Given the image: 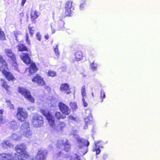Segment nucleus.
Returning a JSON list of instances; mask_svg holds the SVG:
<instances>
[{
  "instance_id": "nucleus-43",
  "label": "nucleus",
  "mask_w": 160,
  "mask_h": 160,
  "mask_svg": "<svg viewBox=\"0 0 160 160\" xmlns=\"http://www.w3.org/2000/svg\"><path fill=\"white\" fill-rule=\"evenodd\" d=\"M28 28L29 29L30 36L31 37H32L34 33L33 32L34 31V28L30 27L29 26Z\"/></svg>"
},
{
  "instance_id": "nucleus-48",
  "label": "nucleus",
  "mask_w": 160,
  "mask_h": 160,
  "mask_svg": "<svg viewBox=\"0 0 160 160\" xmlns=\"http://www.w3.org/2000/svg\"><path fill=\"white\" fill-rule=\"evenodd\" d=\"M86 60V57L85 56L82 55L81 57V60H82V62H83L84 61Z\"/></svg>"
},
{
  "instance_id": "nucleus-13",
  "label": "nucleus",
  "mask_w": 160,
  "mask_h": 160,
  "mask_svg": "<svg viewBox=\"0 0 160 160\" xmlns=\"http://www.w3.org/2000/svg\"><path fill=\"white\" fill-rule=\"evenodd\" d=\"M5 52L8 57H9L13 62L14 64H15V66H16L17 64L16 63V59L12 50L10 49H7L5 50Z\"/></svg>"
},
{
  "instance_id": "nucleus-10",
  "label": "nucleus",
  "mask_w": 160,
  "mask_h": 160,
  "mask_svg": "<svg viewBox=\"0 0 160 160\" xmlns=\"http://www.w3.org/2000/svg\"><path fill=\"white\" fill-rule=\"evenodd\" d=\"M90 144L89 141L85 139L81 138V152L84 155L88 152V147Z\"/></svg>"
},
{
  "instance_id": "nucleus-46",
  "label": "nucleus",
  "mask_w": 160,
  "mask_h": 160,
  "mask_svg": "<svg viewBox=\"0 0 160 160\" xmlns=\"http://www.w3.org/2000/svg\"><path fill=\"white\" fill-rule=\"evenodd\" d=\"M26 41L27 42V43L28 44H30V40L28 39L29 37H28V34H26Z\"/></svg>"
},
{
  "instance_id": "nucleus-5",
  "label": "nucleus",
  "mask_w": 160,
  "mask_h": 160,
  "mask_svg": "<svg viewBox=\"0 0 160 160\" xmlns=\"http://www.w3.org/2000/svg\"><path fill=\"white\" fill-rule=\"evenodd\" d=\"M18 91L28 100L32 102H34V99L31 95L30 91L25 88L21 87L18 88Z\"/></svg>"
},
{
  "instance_id": "nucleus-27",
  "label": "nucleus",
  "mask_w": 160,
  "mask_h": 160,
  "mask_svg": "<svg viewBox=\"0 0 160 160\" xmlns=\"http://www.w3.org/2000/svg\"><path fill=\"white\" fill-rule=\"evenodd\" d=\"M9 125L11 128L13 129H16L18 127L17 123L15 121H12L10 122L9 123Z\"/></svg>"
},
{
  "instance_id": "nucleus-7",
  "label": "nucleus",
  "mask_w": 160,
  "mask_h": 160,
  "mask_svg": "<svg viewBox=\"0 0 160 160\" xmlns=\"http://www.w3.org/2000/svg\"><path fill=\"white\" fill-rule=\"evenodd\" d=\"M41 112L43 115L46 117L51 127H54L55 124L54 118L50 112L45 110H42Z\"/></svg>"
},
{
  "instance_id": "nucleus-9",
  "label": "nucleus",
  "mask_w": 160,
  "mask_h": 160,
  "mask_svg": "<svg viewBox=\"0 0 160 160\" xmlns=\"http://www.w3.org/2000/svg\"><path fill=\"white\" fill-rule=\"evenodd\" d=\"M28 116V113L23 108H18L16 116L19 121H24L27 118Z\"/></svg>"
},
{
  "instance_id": "nucleus-35",
  "label": "nucleus",
  "mask_w": 160,
  "mask_h": 160,
  "mask_svg": "<svg viewBox=\"0 0 160 160\" xmlns=\"http://www.w3.org/2000/svg\"><path fill=\"white\" fill-rule=\"evenodd\" d=\"M56 24L53 23H52L51 25V31L52 34L54 33L56 31L55 28H56Z\"/></svg>"
},
{
  "instance_id": "nucleus-25",
  "label": "nucleus",
  "mask_w": 160,
  "mask_h": 160,
  "mask_svg": "<svg viewBox=\"0 0 160 160\" xmlns=\"http://www.w3.org/2000/svg\"><path fill=\"white\" fill-rule=\"evenodd\" d=\"M85 123L84 126H83V128L86 129L88 128V126L90 124L92 120H90L88 117L84 119Z\"/></svg>"
},
{
  "instance_id": "nucleus-4",
  "label": "nucleus",
  "mask_w": 160,
  "mask_h": 160,
  "mask_svg": "<svg viewBox=\"0 0 160 160\" xmlns=\"http://www.w3.org/2000/svg\"><path fill=\"white\" fill-rule=\"evenodd\" d=\"M20 133L27 138H29L32 135L29 123L24 122L20 128Z\"/></svg>"
},
{
  "instance_id": "nucleus-45",
  "label": "nucleus",
  "mask_w": 160,
  "mask_h": 160,
  "mask_svg": "<svg viewBox=\"0 0 160 160\" xmlns=\"http://www.w3.org/2000/svg\"><path fill=\"white\" fill-rule=\"evenodd\" d=\"M5 122L4 120L2 118V115H0V126Z\"/></svg>"
},
{
  "instance_id": "nucleus-20",
  "label": "nucleus",
  "mask_w": 160,
  "mask_h": 160,
  "mask_svg": "<svg viewBox=\"0 0 160 160\" xmlns=\"http://www.w3.org/2000/svg\"><path fill=\"white\" fill-rule=\"evenodd\" d=\"M39 13L36 11L32 10L31 12V18L32 20L35 22V20L38 18L39 16Z\"/></svg>"
},
{
  "instance_id": "nucleus-44",
  "label": "nucleus",
  "mask_w": 160,
  "mask_h": 160,
  "mask_svg": "<svg viewBox=\"0 0 160 160\" xmlns=\"http://www.w3.org/2000/svg\"><path fill=\"white\" fill-rule=\"evenodd\" d=\"M73 135L74 136V138L76 139L78 143V144L79 145V143H80V139L79 138V136L76 134H74Z\"/></svg>"
},
{
  "instance_id": "nucleus-33",
  "label": "nucleus",
  "mask_w": 160,
  "mask_h": 160,
  "mask_svg": "<svg viewBox=\"0 0 160 160\" xmlns=\"http://www.w3.org/2000/svg\"><path fill=\"white\" fill-rule=\"evenodd\" d=\"M5 39V34L3 31H2V29L0 28V39L2 40H4Z\"/></svg>"
},
{
  "instance_id": "nucleus-55",
  "label": "nucleus",
  "mask_w": 160,
  "mask_h": 160,
  "mask_svg": "<svg viewBox=\"0 0 160 160\" xmlns=\"http://www.w3.org/2000/svg\"><path fill=\"white\" fill-rule=\"evenodd\" d=\"M45 38L46 39H48V38H49V36L48 35H46V36H45Z\"/></svg>"
},
{
  "instance_id": "nucleus-31",
  "label": "nucleus",
  "mask_w": 160,
  "mask_h": 160,
  "mask_svg": "<svg viewBox=\"0 0 160 160\" xmlns=\"http://www.w3.org/2000/svg\"><path fill=\"white\" fill-rule=\"evenodd\" d=\"M10 138L14 140H18L20 139L21 137L17 134L13 133L11 135Z\"/></svg>"
},
{
  "instance_id": "nucleus-16",
  "label": "nucleus",
  "mask_w": 160,
  "mask_h": 160,
  "mask_svg": "<svg viewBox=\"0 0 160 160\" xmlns=\"http://www.w3.org/2000/svg\"><path fill=\"white\" fill-rule=\"evenodd\" d=\"M65 126V124L63 122H60L59 124L56 126L54 124L53 128H52L54 131L56 132L61 133L62 130V129Z\"/></svg>"
},
{
  "instance_id": "nucleus-40",
  "label": "nucleus",
  "mask_w": 160,
  "mask_h": 160,
  "mask_svg": "<svg viewBox=\"0 0 160 160\" xmlns=\"http://www.w3.org/2000/svg\"><path fill=\"white\" fill-rule=\"evenodd\" d=\"M90 67L92 70H96L97 68L98 67V65L97 64H95L94 62H93L91 64Z\"/></svg>"
},
{
  "instance_id": "nucleus-42",
  "label": "nucleus",
  "mask_w": 160,
  "mask_h": 160,
  "mask_svg": "<svg viewBox=\"0 0 160 160\" xmlns=\"http://www.w3.org/2000/svg\"><path fill=\"white\" fill-rule=\"evenodd\" d=\"M14 34L15 35V36L16 38V39L17 41H18V36H21V32H20L18 31H16L14 32Z\"/></svg>"
},
{
  "instance_id": "nucleus-14",
  "label": "nucleus",
  "mask_w": 160,
  "mask_h": 160,
  "mask_svg": "<svg viewBox=\"0 0 160 160\" xmlns=\"http://www.w3.org/2000/svg\"><path fill=\"white\" fill-rule=\"evenodd\" d=\"M101 142L102 141L101 140L94 142V147L92 148V151L93 152H96V155L100 153L101 150L100 148H103L102 145H99V143H101Z\"/></svg>"
},
{
  "instance_id": "nucleus-49",
  "label": "nucleus",
  "mask_w": 160,
  "mask_h": 160,
  "mask_svg": "<svg viewBox=\"0 0 160 160\" xmlns=\"http://www.w3.org/2000/svg\"><path fill=\"white\" fill-rule=\"evenodd\" d=\"M28 110H29L30 111H32L34 110V108L33 106H31V107H28Z\"/></svg>"
},
{
  "instance_id": "nucleus-36",
  "label": "nucleus",
  "mask_w": 160,
  "mask_h": 160,
  "mask_svg": "<svg viewBox=\"0 0 160 160\" xmlns=\"http://www.w3.org/2000/svg\"><path fill=\"white\" fill-rule=\"evenodd\" d=\"M105 98V92L103 91H101L100 92V98L101 99V102H102L103 101V99Z\"/></svg>"
},
{
  "instance_id": "nucleus-39",
  "label": "nucleus",
  "mask_w": 160,
  "mask_h": 160,
  "mask_svg": "<svg viewBox=\"0 0 160 160\" xmlns=\"http://www.w3.org/2000/svg\"><path fill=\"white\" fill-rule=\"evenodd\" d=\"M48 75L49 76L53 77L56 76V72L54 71H49L48 72Z\"/></svg>"
},
{
  "instance_id": "nucleus-58",
  "label": "nucleus",
  "mask_w": 160,
  "mask_h": 160,
  "mask_svg": "<svg viewBox=\"0 0 160 160\" xmlns=\"http://www.w3.org/2000/svg\"><path fill=\"white\" fill-rule=\"evenodd\" d=\"M53 41H52L51 42V44H52V43H53Z\"/></svg>"
},
{
  "instance_id": "nucleus-34",
  "label": "nucleus",
  "mask_w": 160,
  "mask_h": 160,
  "mask_svg": "<svg viewBox=\"0 0 160 160\" xmlns=\"http://www.w3.org/2000/svg\"><path fill=\"white\" fill-rule=\"evenodd\" d=\"M87 98V97H82V104L83 106L85 107H87L88 106V103L86 101Z\"/></svg>"
},
{
  "instance_id": "nucleus-56",
  "label": "nucleus",
  "mask_w": 160,
  "mask_h": 160,
  "mask_svg": "<svg viewBox=\"0 0 160 160\" xmlns=\"http://www.w3.org/2000/svg\"><path fill=\"white\" fill-rule=\"evenodd\" d=\"M3 111H2V109L0 110V114H2L3 113Z\"/></svg>"
},
{
  "instance_id": "nucleus-18",
  "label": "nucleus",
  "mask_w": 160,
  "mask_h": 160,
  "mask_svg": "<svg viewBox=\"0 0 160 160\" xmlns=\"http://www.w3.org/2000/svg\"><path fill=\"white\" fill-rule=\"evenodd\" d=\"M47 153L46 151L43 152V151H39L37 156V160H45L46 154Z\"/></svg>"
},
{
  "instance_id": "nucleus-50",
  "label": "nucleus",
  "mask_w": 160,
  "mask_h": 160,
  "mask_svg": "<svg viewBox=\"0 0 160 160\" xmlns=\"http://www.w3.org/2000/svg\"><path fill=\"white\" fill-rule=\"evenodd\" d=\"M66 32L69 34L72 33V30H70L69 29H68L66 31Z\"/></svg>"
},
{
  "instance_id": "nucleus-51",
  "label": "nucleus",
  "mask_w": 160,
  "mask_h": 160,
  "mask_svg": "<svg viewBox=\"0 0 160 160\" xmlns=\"http://www.w3.org/2000/svg\"><path fill=\"white\" fill-rule=\"evenodd\" d=\"M69 118L70 119L72 120H76V118L72 116H70L69 117Z\"/></svg>"
},
{
  "instance_id": "nucleus-38",
  "label": "nucleus",
  "mask_w": 160,
  "mask_h": 160,
  "mask_svg": "<svg viewBox=\"0 0 160 160\" xmlns=\"http://www.w3.org/2000/svg\"><path fill=\"white\" fill-rule=\"evenodd\" d=\"M70 105L72 108L73 110H75L77 108L76 103L75 102H71L70 104Z\"/></svg>"
},
{
  "instance_id": "nucleus-23",
  "label": "nucleus",
  "mask_w": 160,
  "mask_h": 160,
  "mask_svg": "<svg viewBox=\"0 0 160 160\" xmlns=\"http://www.w3.org/2000/svg\"><path fill=\"white\" fill-rule=\"evenodd\" d=\"M17 48L18 51L21 52L27 51L28 52V50L27 47L23 44H18L17 46Z\"/></svg>"
},
{
  "instance_id": "nucleus-57",
  "label": "nucleus",
  "mask_w": 160,
  "mask_h": 160,
  "mask_svg": "<svg viewBox=\"0 0 160 160\" xmlns=\"http://www.w3.org/2000/svg\"><path fill=\"white\" fill-rule=\"evenodd\" d=\"M61 154V152H59V155H58V156H60V155Z\"/></svg>"
},
{
  "instance_id": "nucleus-17",
  "label": "nucleus",
  "mask_w": 160,
  "mask_h": 160,
  "mask_svg": "<svg viewBox=\"0 0 160 160\" xmlns=\"http://www.w3.org/2000/svg\"><path fill=\"white\" fill-rule=\"evenodd\" d=\"M32 81L33 82H36L39 85H43L45 84L42 78L39 75H37L35 77L33 78L32 79Z\"/></svg>"
},
{
  "instance_id": "nucleus-52",
  "label": "nucleus",
  "mask_w": 160,
  "mask_h": 160,
  "mask_svg": "<svg viewBox=\"0 0 160 160\" xmlns=\"http://www.w3.org/2000/svg\"><path fill=\"white\" fill-rule=\"evenodd\" d=\"M36 157L33 156V157H30V160H36Z\"/></svg>"
},
{
  "instance_id": "nucleus-12",
  "label": "nucleus",
  "mask_w": 160,
  "mask_h": 160,
  "mask_svg": "<svg viewBox=\"0 0 160 160\" xmlns=\"http://www.w3.org/2000/svg\"><path fill=\"white\" fill-rule=\"evenodd\" d=\"M29 54L27 53H21L20 54V57L23 62L27 64H29L31 63V60Z\"/></svg>"
},
{
  "instance_id": "nucleus-3",
  "label": "nucleus",
  "mask_w": 160,
  "mask_h": 160,
  "mask_svg": "<svg viewBox=\"0 0 160 160\" xmlns=\"http://www.w3.org/2000/svg\"><path fill=\"white\" fill-rule=\"evenodd\" d=\"M57 146L58 148L62 149L66 152H68L70 149V145L68 143V140L65 138L59 139L57 143Z\"/></svg>"
},
{
  "instance_id": "nucleus-15",
  "label": "nucleus",
  "mask_w": 160,
  "mask_h": 160,
  "mask_svg": "<svg viewBox=\"0 0 160 160\" xmlns=\"http://www.w3.org/2000/svg\"><path fill=\"white\" fill-rule=\"evenodd\" d=\"M72 2L71 1H68L67 2L65 5V14L66 15H69L73 10L72 7Z\"/></svg>"
},
{
  "instance_id": "nucleus-6",
  "label": "nucleus",
  "mask_w": 160,
  "mask_h": 160,
  "mask_svg": "<svg viewBox=\"0 0 160 160\" xmlns=\"http://www.w3.org/2000/svg\"><path fill=\"white\" fill-rule=\"evenodd\" d=\"M1 160H25L22 158L21 156L15 155V157L10 154L2 153L0 156Z\"/></svg>"
},
{
  "instance_id": "nucleus-22",
  "label": "nucleus",
  "mask_w": 160,
  "mask_h": 160,
  "mask_svg": "<svg viewBox=\"0 0 160 160\" xmlns=\"http://www.w3.org/2000/svg\"><path fill=\"white\" fill-rule=\"evenodd\" d=\"M1 146L4 148H6L7 147L11 148L13 147V145L8 141L3 142L1 144Z\"/></svg>"
},
{
  "instance_id": "nucleus-30",
  "label": "nucleus",
  "mask_w": 160,
  "mask_h": 160,
  "mask_svg": "<svg viewBox=\"0 0 160 160\" xmlns=\"http://www.w3.org/2000/svg\"><path fill=\"white\" fill-rule=\"evenodd\" d=\"M6 102L7 103V106L10 109H13L14 107L11 101L8 99H7L6 100Z\"/></svg>"
},
{
  "instance_id": "nucleus-2",
  "label": "nucleus",
  "mask_w": 160,
  "mask_h": 160,
  "mask_svg": "<svg viewBox=\"0 0 160 160\" xmlns=\"http://www.w3.org/2000/svg\"><path fill=\"white\" fill-rule=\"evenodd\" d=\"M32 123L34 127H40L43 124V121L42 116L37 113L33 114Z\"/></svg>"
},
{
  "instance_id": "nucleus-54",
  "label": "nucleus",
  "mask_w": 160,
  "mask_h": 160,
  "mask_svg": "<svg viewBox=\"0 0 160 160\" xmlns=\"http://www.w3.org/2000/svg\"><path fill=\"white\" fill-rule=\"evenodd\" d=\"M26 0H22V4L23 6L24 5V4L25 2H26Z\"/></svg>"
},
{
  "instance_id": "nucleus-24",
  "label": "nucleus",
  "mask_w": 160,
  "mask_h": 160,
  "mask_svg": "<svg viewBox=\"0 0 160 160\" xmlns=\"http://www.w3.org/2000/svg\"><path fill=\"white\" fill-rule=\"evenodd\" d=\"M64 22L62 20L59 21L57 24V30H62L64 26Z\"/></svg>"
},
{
  "instance_id": "nucleus-37",
  "label": "nucleus",
  "mask_w": 160,
  "mask_h": 160,
  "mask_svg": "<svg viewBox=\"0 0 160 160\" xmlns=\"http://www.w3.org/2000/svg\"><path fill=\"white\" fill-rule=\"evenodd\" d=\"M79 156L77 154H74L73 156H72L70 158V160H80Z\"/></svg>"
},
{
  "instance_id": "nucleus-47",
  "label": "nucleus",
  "mask_w": 160,
  "mask_h": 160,
  "mask_svg": "<svg viewBox=\"0 0 160 160\" xmlns=\"http://www.w3.org/2000/svg\"><path fill=\"white\" fill-rule=\"evenodd\" d=\"M36 36L38 40L40 41L41 39V36L39 32H37L36 34Z\"/></svg>"
},
{
  "instance_id": "nucleus-29",
  "label": "nucleus",
  "mask_w": 160,
  "mask_h": 160,
  "mask_svg": "<svg viewBox=\"0 0 160 160\" xmlns=\"http://www.w3.org/2000/svg\"><path fill=\"white\" fill-rule=\"evenodd\" d=\"M58 44H57L55 47H53L54 52L56 55L57 56V57L58 58L60 54V52L58 50Z\"/></svg>"
},
{
  "instance_id": "nucleus-53",
  "label": "nucleus",
  "mask_w": 160,
  "mask_h": 160,
  "mask_svg": "<svg viewBox=\"0 0 160 160\" xmlns=\"http://www.w3.org/2000/svg\"><path fill=\"white\" fill-rule=\"evenodd\" d=\"M86 3H82L81 4V7H85L86 6Z\"/></svg>"
},
{
  "instance_id": "nucleus-8",
  "label": "nucleus",
  "mask_w": 160,
  "mask_h": 160,
  "mask_svg": "<svg viewBox=\"0 0 160 160\" xmlns=\"http://www.w3.org/2000/svg\"><path fill=\"white\" fill-rule=\"evenodd\" d=\"M26 145L22 143L16 146V150L18 153L23 155L25 158H27L29 157V154L26 151Z\"/></svg>"
},
{
  "instance_id": "nucleus-11",
  "label": "nucleus",
  "mask_w": 160,
  "mask_h": 160,
  "mask_svg": "<svg viewBox=\"0 0 160 160\" xmlns=\"http://www.w3.org/2000/svg\"><path fill=\"white\" fill-rule=\"evenodd\" d=\"M58 106L60 111L63 113L65 115H68L70 113V109L63 103L59 102Z\"/></svg>"
},
{
  "instance_id": "nucleus-28",
  "label": "nucleus",
  "mask_w": 160,
  "mask_h": 160,
  "mask_svg": "<svg viewBox=\"0 0 160 160\" xmlns=\"http://www.w3.org/2000/svg\"><path fill=\"white\" fill-rule=\"evenodd\" d=\"M55 116L56 118L58 119H64L66 118L65 115H62L61 113L59 112H56L55 113Z\"/></svg>"
},
{
  "instance_id": "nucleus-1",
  "label": "nucleus",
  "mask_w": 160,
  "mask_h": 160,
  "mask_svg": "<svg viewBox=\"0 0 160 160\" xmlns=\"http://www.w3.org/2000/svg\"><path fill=\"white\" fill-rule=\"evenodd\" d=\"M8 69L7 63L5 60L2 56H0V71H2V74L8 80L13 81L15 79L12 74L7 70Z\"/></svg>"
},
{
  "instance_id": "nucleus-41",
  "label": "nucleus",
  "mask_w": 160,
  "mask_h": 160,
  "mask_svg": "<svg viewBox=\"0 0 160 160\" xmlns=\"http://www.w3.org/2000/svg\"><path fill=\"white\" fill-rule=\"evenodd\" d=\"M76 59L77 61L80 60V52H78L75 54Z\"/></svg>"
},
{
  "instance_id": "nucleus-26",
  "label": "nucleus",
  "mask_w": 160,
  "mask_h": 160,
  "mask_svg": "<svg viewBox=\"0 0 160 160\" xmlns=\"http://www.w3.org/2000/svg\"><path fill=\"white\" fill-rule=\"evenodd\" d=\"M1 81L2 87L5 89L6 91L8 92L9 87L7 85L6 82L3 79L1 78Z\"/></svg>"
},
{
  "instance_id": "nucleus-32",
  "label": "nucleus",
  "mask_w": 160,
  "mask_h": 160,
  "mask_svg": "<svg viewBox=\"0 0 160 160\" xmlns=\"http://www.w3.org/2000/svg\"><path fill=\"white\" fill-rule=\"evenodd\" d=\"M81 94L82 97H87L86 91V87L85 86H83L82 87L81 89Z\"/></svg>"
},
{
  "instance_id": "nucleus-21",
  "label": "nucleus",
  "mask_w": 160,
  "mask_h": 160,
  "mask_svg": "<svg viewBox=\"0 0 160 160\" xmlns=\"http://www.w3.org/2000/svg\"><path fill=\"white\" fill-rule=\"evenodd\" d=\"M38 70L37 67L34 63L31 64L29 68V72L32 74Z\"/></svg>"
},
{
  "instance_id": "nucleus-19",
  "label": "nucleus",
  "mask_w": 160,
  "mask_h": 160,
  "mask_svg": "<svg viewBox=\"0 0 160 160\" xmlns=\"http://www.w3.org/2000/svg\"><path fill=\"white\" fill-rule=\"evenodd\" d=\"M69 85L67 83L62 84L61 85L60 90L61 91H66L67 94L71 93L70 90L69 89Z\"/></svg>"
}]
</instances>
